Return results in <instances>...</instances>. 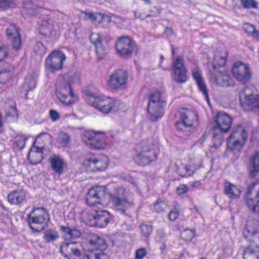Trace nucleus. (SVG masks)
<instances>
[{
	"instance_id": "obj_24",
	"label": "nucleus",
	"mask_w": 259,
	"mask_h": 259,
	"mask_svg": "<svg viewBox=\"0 0 259 259\" xmlns=\"http://www.w3.org/2000/svg\"><path fill=\"white\" fill-rule=\"evenodd\" d=\"M88 242L91 245L96 248L95 250L93 249L91 250L94 251L100 252L101 253V256L103 255V250L106 249L107 247L104 239L94 233H91L89 235Z\"/></svg>"
},
{
	"instance_id": "obj_45",
	"label": "nucleus",
	"mask_w": 259,
	"mask_h": 259,
	"mask_svg": "<svg viewBox=\"0 0 259 259\" xmlns=\"http://www.w3.org/2000/svg\"><path fill=\"white\" fill-rule=\"evenodd\" d=\"M165 202L161 199H158L154 203V208L158 212H160L165 210L166 207Z\"/></svg>"
},
{
	"instance_id": "obj_3",
	"label": "nucleus",
	"mask_w": 259,
	"mask_h": 259,
	"mask_svg": "<svg viewBox=\"0 0 259 259\" xmlns=\"http://www.w3.org/2000/svg\"><path fill=\"white\" fill-rule=\"evenodd\" d=\"M248 137V133L241 125L233 128L227 139V148L232 152H240L243 149Z\"/></svg>"
},
{
	"instance_id": "obj_50",
	"label": "nucleus",
	"mask_w": 259,
	"mask_h": 259,
	"mask_svg": "<svg viewBox=\"0 0 259 259\" xmlns=\"http://www.w3.org/2000/svg\"><path fill=\"white\" fill-rule=\"evenodd\" d=\"M13 37L12 39V45L13 47L16 50H18L21 47V41L20 34H18V35H15L12 36Z\"/></svg>"
},
{
	"instance_id": "obj_46",
	"label": "nucleus",
	"mask_w": 259,
	"mask_h": 259,
	"mask_svg": "<svg viewBox=\"0 0 259 259\" xmlns=\"http://www.w3.org/2000/svg\"><path fill=\"white\" fill-rule=\"evenodd\" d=\"M243 29L248 35H250L252 36L256 31L254 26L248 23L243 24Z\"/></svg>"
},
{
	"instance_id": "obj_56",
	"label": "nucleus",
	"mask_w": 259,
	"mask_h": 259,
	"mask_svg": "<svg viewBox=\"0 0 259 259\" xmlns=\"http://www.w3.org/2000/svg\"><path fill=\"white\" fill-rule=\"evenodd\" d=\"M147 250L144 248H141L136 251V258L143 259L147 254Z\"/></svg>"
},
{
	"instance_id": "obj_2",
	"label": "nucleus",
	"mask_w": 259,
	"mask_h": 259,
	"mask_svg": "<svg viewBox=\"0 0 259 259\" xmlns=\"http://www.w3.org/2000/svg\"><path fill=\"white\" fill-rule=\"evenodd\" d=\"M243 233L249 242L243 250V258L259 259V244L256 242L259 239V227H254L249 222L246 225Z\"/></svg>"
},
{
	"instance_id": "obj_41",
	"label": "nucleus",
	"mask_w": 259,
	"mask_h": 259,
	"mask_svg": "<svg viewBox=\"0 0 259 259\" xmlns=\"http://www.w3.org/2000/svg\"><path fill=\"white\" fill-rule=\"evenodd\" d=\"M15 6V0H0V10H5L7 9Z\"/></svg>"
},
{
	"instance_id": "obj_12",
	"label": "nucleus",
	"mask_w": 259,
	"mask_h": 259,
	"mask_svg": "<svg viewBox=\"0 0 259 259\" xmlns=\"http://www.w3.org/2000/svg\"><path fill=\"white\" fill-rule=\"evenodd\" d=\"M65 59V55L62 51H54L46 58V67L51 72H54L62 68Z\"/></svg>"
},
{
	"instance_id": "obj_37",
	"label": "nucleus",
	"mask_w": 259,
	"mask_h": 259,
	"mask_svg": "<svg viewBox=\"0 0 259 259\" xmlns=\"http://www.w3.org/2000/svg\"><path fill=\"white\" fill-rule=\"evenodd\" d=\"M23 11L30 16L34 15L37 12L35 6L34 5L32 4H27L25 2L23 4Z\"/></svg>"
},
{
	"instance_id": "obj_16",
	"label": "nucleus",
	"mask_w": 259,
	"mask_h": 259,
	"mask_svg": "<svg viewBox=\"0 0 259 259\" xmlns=\"http://www.w3.org/2000/svg\"><path fill=\"white\" fill-rule=\"evenodd\" d=\"M209 79L212 83L222 87H230L234 85V80L231 76L222 71L211 73Z\"/></svg>"
},
{
	"instance_id": "obj_5",
	"label": "nucleus",
	"mask_w": 259,
	"mask_h": 259,
	"mask_svg": "<svg viewBox=\"0 0 259 259\" xmlns=\"http://www.w3.org/2000/svg\"><path fill=\"white\" fill-rule=\"evenodd\" d=\"M76 79V75L66 74L57 88V97L65 105H68L72 103L71 98L73 96L71 83L74 82Z\"/></svg>"
},
{
	"instance_id": "obj_7",
	"label": "nucleus",
	"mask_w": 259,
	"mask_h": 259,
	"mask_svg": "<svg viewBox=\"0 0 259 259\" xmlns=\"http://www.w3.org/2000/svg\"><path fill=\"white\" fill-rule=\"evenodd\" d=\"M141 152L135 158L139 165H145L157 160L158 153L151 141H143L141 143Z\"/></svg>"
},
{
	"instance_id": "obj_31",
	"label": "nucleus",
	"mask_w": 259,
	"mask_h": 259,
	"mask_svg": "<svg viewBox=\"0 0 259 259\" xmlns=\"http://www.w3.org/2000/svg\"><path fill=\"white\" fill-rule=\"evenodd\" d=\"M58 142L64 147H68L71 142L70 136L64 132H60L58 134Z\"/></svg>"
},
{
	"instance_id": "obj_23",
	"label": "nucleus",
	"mask_w": 259,
	"mask_h": 259,
	"mask_svg": "<svg viewBox=\"0 0 259 259\" xmlns=\"http://www.w3.org/2000/svg\"><path fill=\"white\" fill-rule=\"evenodd\" d=\"M248 167L250 177L259 181V151L255 152L249 158Z\"/></svg>"
},
{
	"instance_id": "obj_36",
	"label": "nucleus",
	"mask_w": 259,
	"mask_h": 259,
	"mask_svg": "<svg viewBox=\"0 0 259 259\" xmlns=\"http://www.w3.org/2000/svg\"><path fill=\"white\" fill-rule=\"evenodd\" d=\"M240 3L245 9L258 8V4L255 0H240Z\"/></svg>"
},
{
	"instance_id": "obj_57",
	"label": "nucleus",
	"mask_w": 259,
	"mask_h": 259,
	"mask_svg": "<svg viewBox=\"0 0 259 259\" xmlns=\"http://www.w3.org/2000/svg\"><path fill=\"white\" fill-rule=\"evenodd\" d=\"M49 116L53 121H56L60 118V115L59 113L53 109H51L49 112Z\"/></svg>"
},
{
	"instance_id": "obj_14",
	"label": "nucleus",
	"mask_w": 259,
	"mask_h": 259,
	"mask_svg": "<svg viewBox=\"0 0 259 259\" xmlns=\"http://www.w3.org/2000/svg\"><path fill=\"white\" fill-rule=\"evenodd\" d=\"M174 70V79L177 82L183 83L187 80V70L186 69L184 60L181 56L177 57L172 62Z\"/></svg>"
},
{
	"instance_id": "obj_38",
	"label": "nucleus",
	"mask_w": 259,
	"mask_h": 259,
	"mask_svg": "<svg viewBox=\"0 0 259 259\" xmlns=\"http://www.w3.org/2000/svg\"><path fill=\"white\" fill-rule=\"evenodd\" d=\"M26 140L27 138L25 135H17L15 138L14 144L18 149H22L25 146Z\"/></svg>"
},
{
	"instance_id": "obj_62",
	"label": "nucleus",
	"mask_w": 259,
	"mask_h": 259,
	"mask_svg": "<svg viewBox=\"0 0 259 259\" xmlns=\"http://www.w3.org/2000/svg\"><path fill=\"white\" fill-rule=\"evenodd\" d=\"M157 234L158 237L160 238H164L166 236L165 232L163 229H159L157 231Z\"/></svg>"
},
{
	"instance_id": "obj_44",
	"label": "nucleus",
	"mask_w": 259,
	"mask_h": 259,
	"mask_svg": "<svg viewBox=\"0 0 259 259\" xmlns=\"http://www.w3.org/2000/svg\"><path fill=\"white\" fill-rule=\"evenodd\" d=\"M90 38L91 42L95 47L98 46L99 44H103L102 37L99 33H92L90 35Z\"/></svg>"
},
{
	"instance_id": "obj_28",
	"label": "nucleus",
	"mask_w": 259,
	"mask_h": 259,
	"mask_svg": "<svg viewBox=\"0 0 259 259\" xmlns=\"http://www.w3.org/2000/svg\"><path fill=\"white\" fill-rule=\"evenodd\" d=\"M225 194L231 199H237L240 197L241 191L237 186L230 183L225 182L224 184Z\"/></svg>"
},
{
	"instance_id": "obj_20",
	"label": "nucleus",
	"mask_w": 259,
	"mask_h": 259,
	"mask_svg": "<svg viewBox=\"0 0 259 259\" xmlns=\"http://www.w3.org/2000/svg\"><path fill=\"white\" fill-rule=\"evenodd\" d=\"M89 96L90 101L94 107L104 114L109 113L105 112L104 110L109 107V104L107 103V101H109V98L97 93H91Z\"/></svg>"
},
{
	"instance_id": "obj_10",
	"label": "nucleus",
	"mask_w": 259,
	"mask_h": 259,
	"mask_svg": "<svg viewBox=\"0 0 259 259\" xmlns=\"http://www.w3.org/2000/svg\"><path fill=\"white\" fill-rule=\"evenodd\" d=\"M181 120L176 123L178 128L181 130L195 126L197 123L198 116L194 111L188 109H184L180 111Z\"/></svg>"
},
{
	"instance_id": "obj_22",
	"label": "nucleus",
	"mask_w": 259,
	"mask_h": 259,
	"mask_svg": "<svg viewBox=\"0 0 259 259\" xmlns=\"http://www.w3.org/2000/svg\"><path fill=\"white\" fill-rule=\"evenodd\" d=\"M256 183H252L249 186L247 195L245 197V201L248 207L254 213H259V189L255 193L254 198H251L249 195L254 189Z\"/></svg>"
},
{
	"instance_id": "obj_40",
	"label": "nucleus",
	"mask_w": 259,
	"mask_h": 259,
	"mask_svg": "<svg viewBox=\"0 0 259 259\" xmlns=\"http://www.w3.org/2000/svg\"><path fill=\"white\" fill-rule=\"evenodd\" d=\"M141 232L145 237H148L153 231V226L151 225L143 224L140 226Z\"/></svg>"
},
{
	"instance_id": "obj_15",
	"label": "nucleus",
	"mask_w": 259,
	"mask_h": 259,
	"mask_svg": "<svg viewBox=\"0 0 259 259\" xmlns=\"http://www.w3.org/2000/svg\"><path fill=\"white\" fill-rule=\"evenodd\" d=\"M80 243L75 242L71 253L68 256V259H100L101 253L92 250H87L83 254H81L79 247Z\"/></svg>"
},
{
	"instance_id": "obj_52",
	"label": "nucleus",
	"mask_w": 259,
	"mask_h": 259,
	"mask_svg": "<svg viewBox=\"0 0 259 259\" xmlns=\"http://www.w3.org/2000/svg\"><path fill=\"white\" fill-rule=\"evenodd\" d=\"M71 229L68 226H60V231L63 233L65 237L68 239H71Z\"/></svg>"
},
{
	"instance_id": "obj_49",
	"label": "nucleus",
	"mask_w": 259,
	"mask_h": 259,
	"mask_svg": "<svg viewBox=\"0 0 259 259\" xmlns=\"http://www.w3.org/2000/svg\"><path fill=\"white\" fill-rule=\"evenodd\" d=\"M179 207H175L172 210H171L168 213L169 219L171 221H176L179 215Z\"/></svg>"
},
{
	"instance_id": "obj_51",
	"label": "nucleus",
	"mask_w": 259,
	"mask_h": 259,
	"mask_svg": "<svg viewBox=\"0 0 259 259\" xmlns=\"http://www.w3.org/2000/svg\"><path fill=\"white\" fill-rule=\"evenodd\" d=\"M182 236L184 239L190 240L195 237V232L192 230H186L182 233Z\"/></svg>"
},
{
	"instance_id": "obj_60",
	"label": "nucleus",
	"mask_w": 259,
	"mask_h": 259,
	"mask_svg": "<svg viewBox=\"0 0 259 259\" xmlns=\"http://www.w3.org/2000/svg\"><path fill=\"white\" fill-rule=\"evenodd\" d=\"M227 58V55H226L224 56H219V57L216 56L215 58V60H216L217 61H218L219 62V64H218V66H223L225 64Z\"/></svg>"
},
{
	"instance_id": "obj_29",
	"label": "nucleus",
	"mask_w": 259,
	"mask_h": 259,
	"mask_svg": "<svg viewBox=\"0 0 259 259\" xmlns=\"http://www.w3.org/2000/svg\"><path fill=\"white\" fill-rule=\"evenodd\" d=\"M54 30L51 20H43L39 27V33L45 36H49Z\"/></svg>"
},
{
	"instance_id": "obj_18",
	"label": "nucleus",
	"mask_w": 259,
	"mask_h": 259,
	"mask_svg": "<svg viewBox=\"0 0 259 259\" xmlns=\"http://www.w3.org/2000/svg\"><path fill=\"white\" fill-rule=\"evenodd\" d=\"M215 121L217 126L213 127L214 132L220 131L221 133H227L230 129L232 123L230 116L223 112L218 113Z\"/></svg>"
},
{
	"instance_id": "obj_26",
	"label": "nucleus",
	"mask_w": 259,
	"mask_h": 259,
	"mask_svg": "<svg viewBox=\"0 0 259 259\" xmlns=\"http://www.w3.org/2000/svg\"><path fill=\"white\" fill-rule=\"evenodd\" d=\"M8 201L12 204L18 205L26 200V193L23 190L13 191L7 197Z\"/></svg>"
},
{
	"instance_id": "obj_17",
	"label": "nucleus",
	"mask_w": 259,
	"mask_h": 259,
	"mask_svg": "<svg viewBox=\"0 0 259 259\" xmlns=\"http://www.w3.org/2000/svg\"><path fill=\"white\" fill-rule=\"evenodd\" d=\"M81 137L83 142L92 148L103 149L105 146L104 140L94 133L85 132L81 134Z\"/></svg>"
},
{
	"instance_id": "obj_30",
	"label": "nucleus",
	"mask_w": 259,
	"mask_h": 259,
	"mask_svg": "<svg viewBox=\"0 0 259 259\" xmlns=\"http://www.w3.org/2000/svg\"><path fill=\"white\" fill-rule=\"evenodd\" d=\"M107 103L109 104V107L104 110L106 112L117 111L123 107V104L120 100L116 98H109V101H107Z\"/></svg>"
},
{
	"instance_id": "obj_32",
	"label": "nucleus",
	"mask_w": 259,
	"mask_h": 259,
	"mask_svg": "<svg viewBox=\"0 0 259 259\" xmlns=\"http://www.w3.org/2000/svg\"><path fill=\"white\" fill-rule=\"evenodd\" d=\"M59 238L58 232L54 229H49L44 233V238L47 243L53 242Z\"/></svg>"
},
{
	"instance_id": "obj_11",
	"label": "nucleus",
	"mask_w": 259,
	"mask_h": 259,
	"mask_svg": "<svg viewBox=\"0 0 259 259\" xmlns=\"http://www.w3.org/2000/svg\"><path fill=\"white\" fill-rule=\"evenodd\" d=\"M136 47L135 42L128 36L120 37L116 43L118 54L124 58L131 57Z\"/></svg>"
},
{
	"instance_id": "obj_61",
	"label": "nucleus",
	"mask_w": 259,
	"mask_h": 259,
	"mask_svg": "<svg viewBox=\"0 0 259 259\" xmlns=\"http://www.w3.org/2000/svg\"><path fill=\"white\" fill-rule=\"evenodd\" d=\"M8 55L7 50L4 48L0 47V62L6 58Z\"/></svg>"
},
{
	"instance_id": "obj_6",
	"label": "nucleus",
	"mask_w": 259,
	"mask_h": 259,
	"mask_svg": "<svg viewBox=\"0 0 259 259\" xmlns=\"http://www.w3.org/2000/svg\"><path fill=\"white\" fill-rule=\"evenodd\" d=\"M165 103L160 92L155 91L150 95L147 108L149 118L152 121L157 120L163 115V107Z\"/></svg>"
},
{
	"instance_id": "obj_55",
	"label": "nucleus",
	"mask_w": 259,
	"mask_h": 259,
	"mask_svg": "<svg viewBox=\"0 0 259 259\" xmlns=\"http://www.w3.org/2000/svg\"><path fill=\"white\" fill-rule=\"evenodd\" d=\"M87 15L92 20L101 23L100 18H103V15L101 13H89Z\"/></svg>"
},
{
	"instance_id": "obj_8",
	"label": "nucleus",
	"mask_w": 259,
	"mask_h": 259,
	"mask_svg": "<svg viewBox=\"0 0 259 259\" xmlns=\"http://www.w3.org/2000/svg\"><path fill=\"white\" fill-rule=\"evenodd\" d=\"M128 78V72L123 69H118L113 71L109 76L108 85L115 90L124 89Z\"/></svg>"
},
{
	"instance_id": "obj_25",
	"label": "nucleus",
	"mask_w": 259,
	"mask_h": 259,
	"mask_svg": "<svg viewBox=\"0 0 259 259\" xmlns=\"http://www.w3.org/2000/svg\"><path fill=\"white\" fill-rule=\"evenodd\" d=\"M240 104L245 111L259 110V95L256 94L250 96L249 98L241 100Z\"/></svg>"
},
{
	"instance_id": "obj_43",
	"label": "nucleus",
	"mask_w": 259,
	"mask_h": 259,
	"mask_svg": "<svg viewBox=\"0 0 259 259\" xmlns=\"http://www.w3.org/2000/svg\"><path fill=\"white\" fill-rule=\"evenodd\" d=\"M11 74L10 71L4 70L0 72V83L6 84L11 79Z\"/></svg>"
},
{
	"instance_id": "obj_47",
	"label": "nucleus",
	"mask_w": 259,
	"mask_h": 259,
	"mask_svg": "<svg viewBox=\"0 0 259 259\" xmlns=\"http://www.w3.org/2000/svg\"><path fill=\"white\" fill-rule=\"evenodd\" d=\"M19 34L18 30L14 24H11L7 29V35L12 37Z\"/></svg>"
},
{
	"instance_id": "obj_21",
	"label": "nucleus",
	"mask_w": 259,
	"mask_h": 259,
	"mask_svg": "<svg viewBox=\"0 0 259 259\" xmlns=\"http://www.w3.org/2000/svg\"><path fill=\"white\" fill-rule=\"evenodd\" d=\"M94 222L90 224L91 226H96L99 228H104L107 226L112 219V215L109 211L102 210L98 211L93 216Z\"/></svg>"
},
{
	"instance_id": "obj_48",
	"label": "nucleus",
	"mask_w": 259,
	"mask_h": 259,
	"mask_svg": "<svg viewBox=\"0 0 259 259\" xmlns=\"http://www.w3.org/2000/svg\"><path fill=\"white\" fill-rule=\"evenodd\" d=\"M213 145L215 148H218L222 145L223 142V137L221 135H218L214 132L213 136Z\"/></svg>"
},
{
	"instance_id": "obj_27",
	"label": "nucleus",
	"mask_w": 259,
	"mask_h": 259,
	"mask_svg": "<svg viewBox=\"0 0 259 259\" xmlns=\"http://www.w3.org/2000/svg\"><path fill=\"white\" fill-rule=\"evenodd\" d=\"M50 163L53 170L56 174L60 175L63 172L65 163L61 157L56 155H53L50 158Z\"/></svg>"
},
{
	"instance_id": "obj_9",
	"label": "nucleus",
	"mask_w": 259,
	"mask_h": 259,
	"mask_svg": "<svg viewBox=\"0 0 259 259\" xmlns=\"http://www.w3.org/2000/svg\"><path fill=\"white\" fill-rule=\"evenodd\" d=\"M234 77L243 83H246L251 78L252 72L248 64L241 61L235 63L232 69Z\"/></svg>"
},
{
	"instance_id": "obj_19",
	"label": "nucleus",
	"mask_w": 259,
	"mask_h": 259,
	"mask_svg": "<svg viewBox=\"0 0 259 259\" xmlns=\"http://www.w3.org/2000/svg\"><path fill=\"white\" fill-rule=\"evenodd\" d=\"M192 76L196 82L199 91L201 93L207 103L209 104L210 98L209 97L208 89L202 77L200 70L197 69L193 70L192 71Z\"/></svg>"
},
{
	"instance_id": "obj_54",
	"label": "nucleus",
	"mask_w": 259,
	"mask_h": 259,
	"mask_svg": "<svg viewBox=\"0 0 259 259\" xmlns=\"http://www.w3.org/2000/svg\"><path fill=\"white\" fill-rule=\"evenodd\" d=\"M34 50L39 54H44L46 53V47L41 42H37L34 47Z\"/></svg>"
},
{
	"instance_id": "obj_4",
	"label": "nucleus",
	"mask_w": 259,
	"mask_h": 259,
	"mask_svg": "<svg viewBox=\"0 0 259 259\" xmlns=\"http://www.w3.org/2000/svg\"><path fill=\"white\" fill-rule=\"evenodd\" d=\"M50 220V216L44 207H37L28 215V223L30 228L35 232L44 230Z\"/></svg>"
},
{
	"instance_id": "obj_42",
	"label": "nucleus",
	"mask_w": 259,
	"mask_h": 259,
	"mask_svg": "<svg viewBox=\"0 0 259 259\" xmlns=\"http://www.w3.org/2000/svg\"><path fill=\"white\" fill-rule=\"evenodd\" d=\"M25 88L27 89V91H31L36 87V81L32 77H28L25 78L24 85Z\"/></svg>"
},
{
	"instance_id": "obj_58",
	"label": "nucleus",
	"mask_w": 259,
	"mask_h": 259,
	"mask_svg": "<svg viewBox=\"0 0 259 259\" xmlns=\"http://www.w3.org/2000/svg\"><path fill=\"white\" fill-rule=\"evenodd\" d=\"M201 163L202 161L200 158H196L191 162L190 165L196 170L201 166Z\"/></svg>"
},
{
	"instance_id": "obj_13",
	"label": "nucleus",
	"mask_w": 259,
	"mask_h": 259,
	"mask_svg": "<svg viewBox=\"0 0 259 259\" xmlns=\"http://www.w3.org/2000/svg\"><path fill=\"white\" fill-rule=\"evenodd\" d=\"M108 164V158L106 156L99 157H93L85 159L82 164L87 168V170L97 171L105 169Z\"/></svg>"
},
{
	"instance_id": "obj_35",
	"label": "nucleus",
	"mask_w": 259,
	"mask_h": 259,
	"mask_svg": "<svg viewBox=\"0 0 259 259\" xmlns=\"http://www.w3.org/2000/svg\"><path fill=\"white\" fill-rule=\"evenodd\" d=\"M240 101L249 98L250 96H253L255 94H253L252 89L249 87H246L240 92Z\"/></svg>"
},
{
	"instance_id": "obj_1",
	"label": "nucleus",
	"mask_w": 259,
	"mask_h": 259,
	"mask_svg": "<svg viewBox=\"0 0 259 259\" xmlns=\"http://www.w3.org/2000/svg\"><path fill=\"white\" fill-rule=\"evenodd\" d=\"M128 194V191L123 187H116L111 192L107 193L106 187L97 186L89 190L86 195L85 202L89 205L94 206L109 199L115 210L125 214L127 209L134 205Z\"/></svg>"
},
{
	"instance_id": "obj_63",
	"label": "nucleus",
	"mask_w": 259,
	"mask_h": 259,
	"mask_svg": "<svg viewBox=\"0 0 259 259\" xmlns=\"http://www.w3.org/2000/svg\"><path fill=\"white\" fill-rule=\"evenodd\" d=\"M165 33L167 36H170L172 35L173 34V30L170 27H166L165 30Z\"/></svg>"
},
{
	"instance_id": "obj_39",
	"label": "nucleus",
	"mask_w": 259,
	"mask_h": 259,
	"mask_svg": "<svg viewBox=\"0 0 259 259\" xmlns=\"http://www.w3.org/2000/svg\"><path fill=\"white\" fill-rule=\"evenodd\" d=\"M184 169L179 170V174L182 177H189L192 176L195 170L190 165H186L184 167Z\"/></svg>"
},
{
	"instance_id": "obj_59",
	"label": "nucleus",
	"mask_w": 259,
	"mask_h": 259,
	"mask_svg": "<svg viewBox=\"0 0 259 259\" xmlns=\"http://www.w3.org/2000/svg\"><path fill=\"white\" fill-rule=\"evenodd\" d=\"M81 232L79 229L75 227L72 228L71 239L79 238L81 236Z\"/></svg>"
},
{
	"instance_id": "obj_34",
	"label": "nucleus",
	"mask_w": 259,
	"mask_h": 259,
	"mask_svg": "<svg viewBox=\"0 0 259 259\" xmlns=\"http://www.w3.org/2000/svg\"><path fill=\"white\" fill-rule=\"evenodd\" d=\"M96 52L99 60L104 59L107 54V49L103 44H99L98 46L95 47Z\"/></svg>"
},
{
	"instance_id": "obj_64",
	"label": "nucleus",
	"mask_w": 259,
	"mask_h": 259,
	"mask_svg": "<svg viewBox=\"0 0 259 259\" xmlns=\"http://www.w3.org/2000/svg\"><path fill=\"white\" fill-rule=\"evenodd\" d=\"M252 37L259 40V31L256 30Z\"/></svg>"
},
{
	"instance_id": "obj_53",
	"label": "nucleus",
	"mask_w": 259,
	"mask_h": 259,
	"mask_svg": "<svg viewBox=\"0 0 259 259\" xmlns=\"http://www.w3.org/2000/svg\"><path fill=\"white\" fill-rule=\"evenodd\" d=\"M188 190L189 187L185 184H181L177 188V192L181 196L186 194Z\"/></svg>"
},
{
	"instance_id": "obj_33",
	"label": "nucleus",
	"mask_w": 259,
	"mask_h": 259,
	"mask_svg": "<svg viewBox=\"0 0 259 259\" xmlns=\"http://www.w3.org/2000/svg\"><path fill=\"white\" fill-rule=\"evenodd\" d=\"M75 242H69L63 243L60 247V251L63 254V255L67 258L69 255V253H71L72 248L73 247Z\"/></svg>"
}]
</instances>
